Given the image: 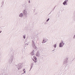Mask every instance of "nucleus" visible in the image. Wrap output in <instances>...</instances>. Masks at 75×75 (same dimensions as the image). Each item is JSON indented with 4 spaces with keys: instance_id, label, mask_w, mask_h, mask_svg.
Instances as JSON below:
<instances>
[{
    "instance_id": "obj_1",
    "label": "nucleus",
    "mask_w": 75,
    "mask_h": 75,
    "mask_svg": "<svg viewBox=\"0 0 75 75\" xmlns=\"http://www.w3.org/2000/svg\"><path fill=\"white\" fill-rule=\"evenodd\" d=\"M64 43L63 42L60 43L59 44L60 47H63V46L64 45Z\"/></svg>"
},
{
    "instance_id": "obj_2",
    "label": "nucleus",
    "mask_w": 75,
    "mask_h": 75,
    "mask_svg": "<svg viewBox=\"0 0 75 75\" xmlns=\"http://www.w3.org/2000/svg\"><path fill=\"white\" fill-rule=\"evenodd\" d=\"M23 13L24 14H27V12L25 11V10H24L23 11Z\"/></svg>"
},
{
    "instance_id": "obj_3",
    "label": "nucleus",
    "mask_w": 75,
    "mask_h": 75,
    "mask_svg": "<svg viewBox=\"0 0 75 75\" xmlns=\"http://www.w3.org/2000/svg\"><path fill=\"white\" fill-rule=\"evenodd\" d=\"M67 1H65L63 3V4L64 5H65V4L67 3Z\"/></svg>"
},
{
    "instance_id": "obj_4",
    "label": "nucleus",
    "mask_w": 75,
    "mask_h": 75,
    "mask_svg": "<svg viewBox=\"0 0 75 75\" xmlns=\"http://www.w3.org/2000/svg\"><path fill=\"white\" fill-rule=\"evenodd\" d=\"M19 16L20 17H22L23 16V13H21L19 15Z\"/></svg>"
},
{
    "instance_id": "obj_5",
    "label": "nucleus",
    "mask_w": 75,
    "mask_h": 75,
    "mask_svg": "<svg viewBox=\"0 0 75 75\" xmlns=\"http://www.w3.org/2000/svg\"><path fill=\"white\" fill-rule=\"evenodd\" d=\"M46 42V40H43L42 41V43H45V42Z\"/></svg>"
},
{
    "instance_id": "obj_6",
    "label": "nucleus",
    "mask_w": 75,
    "mask_h": 75,
    "mask_svg": "<svg viewBox=\"0 0 75 75\" xmlns=\"http://www.w3.org/2000/svg\"><path fill=\"white\" fill-rule=\"evenodd\" d=\"M33 58H34L35 59V60H37V58H36V57H35V56H34L33 57Z\"/></svg>"
},
{
    "instance_id": "obj_7",
    "label": "nucleus",
    "mask_w": 75,
    "mask_h": 75,
    "mask_svg": "<svg viewBox=\"0 0 75 75\" xmlns=\"http://www.w3.org/2000/svg\"><path fill=\"white\" fill-rule=\"evenodd\" d=\"M31 54L32 55H34V53L33 52Z\"/></svg>"
},
{
    "instance_id": "obj_8",
    "label": "nucleus",
    "mask_w": 75,
    "mask_h": 75,
    "mask_svg": "<svg viewBox=\"0 0 75 75\" xmlns=\"http://www.w3.org/2000/svg\"><path fill=\"white\" fill-rule=\"evenodd\" d=\"M56 47H57V44H55V45H54V47L55 48H56Z\"/></svg>"
},
{
    "instance_id": "obj_9",
    "label": "nucleus",
    "mask_w": 75,
    "mask_h": 75,
    "mask_svg": "<svg viewBox=\"0 0 75 75\" xmlns=\"http://www.w3.org/2000/svg\"><path fill=\"white\" fill-rule=\"evenodd\" d=\"M33 61H34V62H35V63H36V62H37V61H36V60H35V61H34V59H33Z\"/></svg>"
},
{
    "instance_id": "obj_10",
    "label": "nucleus",
    "mask_w": 75,
    "mask_h": 75,
    "mask_svg": "<svg viewBox=\"0 0 75 75\" xmlns=\"http://www.w3.org/2000/svg\"><path fill=\"white\" fill-rule=\"evenodd\" d=\"M50 20V18H48L47 20V21H49Z\"/></svg>"
},
{
    "instance_id": "obj_11",
    "label": "nucleus",
    "mask_w": 75,
    "mask_h": 75,
    "mask_svg": "<svg viewBox=\"0 0 75 75\" xmlns=\"http://www.w3.org/2000/svg\"><path fill=\"white\" fill-rule=\"evenodd\" d=\"M23 71L24 72H25V69H24L23 70Z\"/></svg>"
},
{
    "instance_id": "obj_12",
    "label": "nucleus",
    "mask_w": 75,
    "mask_h": 75,
    "mask_svg": "<svg viewBox=\"0 0 75 75\" xmlns=\"http://www.w3.org/2000/svg\"><path fill=\"white\" fill-rule=\"evenodd\" d=\"M23 38H24V39H25V37L24 36H23Z\"/></svg>"
},
{
    "instance_id": "obj_13",
    "label": "nucleus",
    "mask_w": 75,
    "mask_h": 75,
    "mask_svg": "<svg viewBox=\"0 0 75 75\" xmlns=\"http://www.w3.org/2000/svg\"><path fill=\"white\" fill-rule=\"evenodd\" d=\"M1 33V31L0 32V33Z\"/></svg>"
},
{
    "instance_id": "obj_14",
    "label": "nucleus",
    "mask_w": 75,
    "mask_h": 75,
    "mask_svg": "<svg viewBox=\"0 0 75 75\" xmlns=\"http://www.w3.org/2000/svg\"><path fill=\"white\" fill-rule=\"evenodd\" d=\"M29 3H30V1H29Z\"/></svg>"
}]
</instances>
